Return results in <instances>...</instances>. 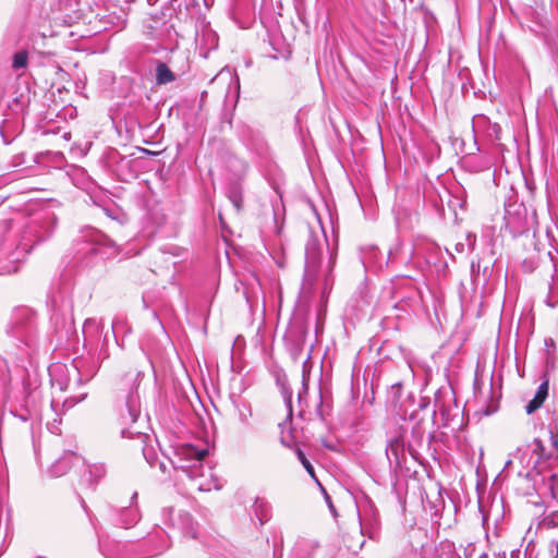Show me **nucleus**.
Wrapping results in <instances>:
<instances>
[{"mask_svg": "<svg viewBox=\"0 0 558 558\" xmlns=\"http://www.w3.org/2000/svg\"><path fill=\"white\" fill-rule=\"evenodd\" d=\"M544 450H545V448H544L542 440L537 439V438L534 439L533 444H532L533 453H536V454H538L539 458H542L544 454Z\"/></svg>", "mask_w": 558, "mask_h": 558, "instance_id": "nucleus-18", "label": "nucleus"}, {"mask_svg": "<svg viewBox=\"0 0 558 558\" xmlns=\"http://www.w3.org/2000/svg\"><path fill=\"white\" fill-rule=\"evenodd\" d=\"M485 134L490 141L498 142L500 140L501 128L498 123L487 121Z\"/></svg>", "mask_w": 558, "mask_h": 558, "instance_id": "nucleus-15", "label": "nucleus"}, {"mask_svg": "<svg viewBox=\"0 0 558 558\" xmlns=\"http://www.w3.org/2000/svg\"><path fill=\"white\" fill-rule=\"evenodd\" d=\"M198 489L201 490H210L211 488H215V489H220L221 488V485L218 483L217 480L214 481V484H207V483H199L198 484Z\"/></svg>", "mask_w": 558, "mask_h": 558, "instance_id": "nucleus-19", "label": "nucleus"}, {"mask_svg": "<svg viewBox=\"0 0 558 558\" xmlns=\"http://www.w3.org/2000/svg\"><path fill=\"white\" fill-rule=\"evenodd\" d=\"M228 197L235 207V209L240 211L243 204V197L240 190L236 186H233L232 189H230Z\"/></svg>", "mask_w": 558, "mask_h": 558, "instance_id": "nucleus-16", "label": "nucleus"}, {"mask_svg": "<svg viewBox=\"0 0 558 558\" xmlns=\"http://www.w3.org/2000/svg\"><path fill=\"white\" fill-rule=\"evenodd\" d=\"M292 414L291 404L289 403V415Z\"/></svg>", "mask_w": 558, "mask_h": 558, "instance_id": "nucleus-25", "label": "nucleus"}, {"mask_svg": "<svg viewBox=\"0 0 558 558\" xmlns=\"http://www.w3.org/2000/svg\"><path fill=\"white\" fill-rule=\"evenodd\" d=\"M547 396H548V381L545 380L538 386L533 399L525 405V412L527 414L534 413L536 410H538L543 405Z\"/></svg>", "mask_w": 558, "mask_h": 558, "instance_id": "nucleus-7", "label": "nucleus"}, {"mask_svg": "<svg viewBox=\"0 0 558 558\" xmlns=\"http://www.w3.org/2000/svg\"><path fill=\"white\" fill-rule=\"evenodd\" d=\"M89 483L96 484L106 475V468L101 463H95L88 466Z\"/></svg>", "mask_w": 558, "mask_h": 558, "instance_id": "nucleus-12", "label": "nucleus"}, {"mask_svg": "<svg viewBox=\"0 0 558 558\" xmlns=\"http://www.w3.org/2000/svg\"><path fill=\"white\" fill-rule=\"evenodd\" d=\"M143 373L140 371H130L125 374V385L130 386L129 393L125 400V408L128 411L129 421L131 423L136 422L141 414V399L137 392V388L142 381Z\"/></svg>", "mask_w": 558, "mask_h": 558, "instance_id": "nucleus-3", "label": "nucleus"}, {"mask_svg": "<svg viewBox=\"0 0 558 558\" xmlns=\"http://www.w3.org/2000/svg\"><path fill=\"white\" fill-rule=\"evenodd\" d=\"M322 262L320 243L316 238L311 236L305 245V270L304 280L313 284L317 279Z\"/></svg>", "mask_w": 558, "mask_h": 558, "instance_id": "nucleus-4", "label": "nucleus"}, {"mask_svg": "<svg viewBox=\"0 0 558 558\" xmlns=\"http://www.w3.org/2000/svg\"><path fill=\"white\" fill-rule=\"evenodd\" d=\"M254 512L260 524L268 520V506L264 499H256L254 502Z\"/></svg>", "mask_w": 558, "mask_h": 558, "instance_id": "nucleus-13", "label": "nucleus"}, {"mask_svg": "<svg viewBox=\"0 0 558 558\" xmlns=\"http://www.w3.org/2000/svg\"><path fill=\"white\" fill-rule=\"evenodd\" d=\"M178 519H179V526H180L182 533L185 536L195 538L197 524L194 522L192 515L187 512H183V513H179Z\"/></svg>", "mask_w": 558, "mask_h": 558, "instance_id": "nucleus-9", "label": "nucleus"}, {"mask_svg": "<svg viewBox=\"0 0 558 558\" xmlns=\"http://www.w3.org/2000/svg\"><path fill=\"white\" fill-rule=\"evenodd\" d=\"M296 457H298L299 461L302 463V465L304 466V469L307 471V473L312 477H315L314 466L312 465V463L308 461V459L306 458V456L300 448L296 449Z\"/></svg>", "mask_w": 558, "mask_h": 558, "instance_id": "nucleus-17", "label": "nucleus"}, {"mask_svg": "<svg viewBox=\"0 0 558 558\" xmlns=\"http://www.w3.org/2000/svg\"><path fill=\"white\" fill-rule=\"evenodd\" d=\"M56 222L54 213L49 209L33 211L22 223L19 236L3 243L0 251V275L16 272L33 246L52 233Z\"/></svg>", "mask_w": 558, "mask_h": 558, "instance_id": "nucleus-1", "label": "nucleus"}, {"mask_svg": "<svg viewBox=\"0 0 558 558\" xmlns=\"http://www.w3.org/2000/svg\"><path fill=\"white\" fill-rule=\"evenodd\" d=\"M207 454V449H198L193 445H184L177 451L178 464L175 468L186 473L190 478L196 480L199 476H204L203 460Z\"/></svg>", "mask_w": 558, "mask_h": 558, "instance_id": "nucleus-2", "label": "nucleus"}, {"mask_svg": "<svg viewBox=\"0 0 558 558\" xmlns=\"http://www.w3.org/2000/svg\"><path fill=\"white\" fill-rule=\"evenodd\" d=\"M27 61H28V54L26 51L22 50V51H19L16 52L14 56H13V60H12V68L14 70H21V69H24L27 66Z\"/></svg>", "mask_w": 558, "mask_h": 558, "instance_id": "nucleus-14", "label": "nucleus"}, {"mask_svg": "<svg viewBox=\"0 0 558 558\" xmlns=\"http://www.w3.org/2000/svg\"><path fill=\"white\" fill-rule=\"evenodd\" d=\"M89 241L93 245L92 251L105 257L116 256L118 246L113 240L100 231H93Z\"/></svg>", "mask_w": 558, "mask_h": 558, "instance_id": "nucleus-5", "label": "nucleus"}, {"mask_svg": "<svg viewBox=\"0 0 558 558\" xmlns=\"http://www.w3.org/2000/svg\"><path fill=\"white\" fill-rule=\"evenodd\" d=\"M238 420L243 427L251 426V417L253 415L252 408L250 404L240 403L236 405Z\"/></svg>", "mask_w": 558, "mask_h": 558, "instance_id": "nucleus-11", "label": "nucleus"}, {"mask_svg": "<svg viewBox=\"0 0 558 558\" xmlns=\"http://www.w3.org/2000/svg\"><path fill=\"white\" fill-rule=\"evenodd\" d=\"M555 558H558V542H557V546H556V556Z\"/></svg>", "mask_w": 558, "mask_h": 558, "instance_id": "nucleus-23", "label": "nucleus"}, {"mask_svg": "<svg viewBox=\"0 0 558 558\" xmlns=\"http://www.w3.org/2000/svg\"><path fill=\"white\" fill-rule=\"evenodd\" d=\"M281 442L284 444L286 446H290L288 442H286L284 438L281 439Z\"/></svg>", "mask_w": 558, "mask_h": 558, "instance_id": "nucleus-24", "label": "nucleus"}, {"mask_svg": "<svg viewBox=\"0 0 558 558\" xmlns=\"http://www.w3.org/2000/svg\"><path fill=\"white\" fill-rule=\"evenodd\" d=\"M386 456L390 465L401 466L404 459V441L403 437L398 434L388 439L386 446Z\"/></svg>", "mask_w": 558, "mask_h": 558, "instance_id": "nucleus-6", "label": "nucleus"}, {"mask_svg": "<svg viewBox=\"0 0 558 558\" xmlns=\"http://www.w3.org/2000/svg\"><path fill=\"white\" fill-rule=\"evenodd\" d=\"M323 492H324L325 500H326V502H327V505H328V508L330 509V511H331L333 514H336V508H335V506H333V504H332V501H331L330 496L326 493V490H325V489H323Z\"/></svg>", "mask_w": 558, "mask_h": 558, "instance_id": "nucleus-20", "label": "nucleus"}, {"mask_svg": "<svg viewBox=\"0 0 558 558\" xmlns=\"http://www.w3.org/2000/svg\"><path fill=\"white\" fill-rule=\"evenodd\" d=\"M74 457V453H65L50 466L49 473L54 477L64 475L70 470Z\"/></svg>", "mask_w": 558, "mask_h": 558, "instance_id": "nucleus-8", "label": "nucleus"}, {"mask_svg": "<svg viewBox=\"0 0 558 558\" xmlns=\"http://www.w3.org/2000/svg\"><path fill=\"white\" fill-rule=\"evenodd\" d=\"M175 80L173 72L166 63H158L156 68V81L159 85L171 83Z\"/></svg>", "mask_w": 558, "mask_h": 558, "instance_id": "nucleus-10", "label": "nucleus"}, {"mask_svg": "<svg viewBox=\"0 0 558 558\" xmlns=\"http://www.w3.org/2000/svg\"><path fill=\"white\" fill-rule=\"evenodd\" d=\"M551 439H553V444H554V446H555V447H558V438H557V436H554V435H553V436H551Z\"/></svg>", "mask_w": 558, "mask_h": 558, "instance_id": "nucleus-22", "label": "nucleus"}, {"mask_svg": "<svg viewBox=\"0 0 558 558\" xmlns=\"http://www.w3.org/2000/svg\"><path fill=\"white\" fill-rule=\"evenodd\" d=\"M116 327H117V323H113V324H112V328H113V330L116 329Z\"/></svg>", "mask_w": 558, "mask_h": 558, "instance_id": "nucleus-26", "label": "nucleus"}, {"mask_svg": "<svg viewBox=\"0 0 558 558\" xmlns=\"http://www.w3.org/2000/svg\"><path fill=\"white\" fill-rule=\"evenodd\" d=\"M335 266V256L331 254L330 255V259H329V267H328V272L326 275V282H328V278H329V275L331 274L332 271V268Z\"/></svg>", "mask_w": 558, "mask_h": 558, "instance_id": "nucleus-21", "label": "nucleus"}]
</instances>
